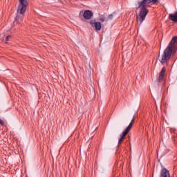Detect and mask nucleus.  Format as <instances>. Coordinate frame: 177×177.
I'll return each mask as SVG.
<instances>
[{"label": "nucleus", "mask_w": 177, "mask_h": 177, "mask_svg": "<svg viewBox=\"0 0 177 177\" xmlns=\"http://www.w3.org/2000/svg\"><path fill=\"white\" fill-rule=\"evenodd\" d=\"M19 5L17 8V17L14 21V24H20L24 19V14L28 6L27 0H19Z\"/></svg>", "instance_id": "nucleus-3"}, {"label": "nucleus", "mask_w": 177, "mask_h": 177, "mask_svg": "<svg viewBox=\"0 0 177 177\" xmlns=\"http://www.w3.org/2000/svg\"><path fill=\"white\" fill-rule=\"evenodd\" d=\"M177 51V36H174L167 47L165 48V50L163 52V54L162 55V57L160 59H159V62L162 64H164V63H167V60H169L171 59V57L172 55H175Z\"/></svg>", "instance_id": "nucleus-1"}, {"label": "nucleus", "mask_w": 177, "mask_h": 177, "mask_svg": "<svg viewBox=\"0 0 177 177\" xmlns=\"http://www.w3.org/2000/svg\"><path fill=\"white\" fill-rule=\"evenodd\" d=\"M10 38H12V36H10V35L6 36V44H8V41H10Z\"/></svg>", "instance_id": "nucleus-12"}, {"label": "nucleus", "mask_w": 177, "mask_h": 177, "mask_svg": "<svg viewBox=\"0 0 177 177\" xmlns=\"http://www.w3.org/2000/svg\"><path fill=\"white\" fill-rule=\"evenodd\" d=\"M164 78V75H159V77L158 78V82H161L162 81V79Z\"/></svg>", "instance_id": "nucleus-10"}, {"label": "nucleus", "mask_w": 177, "mask_h": 177, "mask_svg": "<svg viewBox=\"0 0 177 177\" xmlns=\"http://www.w3.org/2000/svg\"><path fill=\"white\" fill-rule=\"evenodd\" d=\"M90 24L92 27L95 28L96 31H100V29L102 28V24H100V22H96L95 20H92L90 21Z\"/></svg>", "instance_id": "nucleus-6"}, {"label": "nucleus", "mask_w": 177, "mask_h": 177, "mask_svg": "<svg viewBox=\"0 0 177 177\" xmlns=\"http://www.w3.org/2000/svg\"><path fill=\"white\" fill-rule=\"evenodd\" d=\"M150 0H142L141 2H138V8H140L139 15L137 16V22L138 24L140 23L142 24L145 20H146V17L149 13V10L147 8L150 6L151 4Z\"/></svg>", "instance_id": "nucleus-2"}, {"label": "nucleus", "mask_w": 177, "mask_h": 177, "mask_svg": "<svg viewBox=\"0 0 177 177\" xmlns=\"http://www.w3.org/2000/svg\"><path fill=\"white\" fill-rule=\"evenodd\" d=\"M151 1V3H157V2H158V0H149Z\"/></svg>", "instance_id": "nucleus-14"}, {"label": "nucleus", "mask_w": 177, "mask_h": 177, "mask_svg": "<svg viewBox=\"0 0 177 177\" xmlns=\"http://www.w3.org/2000/svg\"><path fill=\"white\" fill-rule=\"evenodd\" d=\"M113 14L109 15V17H108V18L109 19V20H113Z\"/></svg>", "instance_id": "nucleus-13"}, {"label": "nucleus", "mask_w": 177, "mask_h": 177, "mask_svg": "<svg viewBox=\"0 0 177 177\" xmlns=\"http://www.w3.org/2000/svg\"><path fill=\"white\" fill-rule=\"evenodd\" d=\"M169 19L171 20L174 23H177V11L174 13H171L169 15Z\"/></svg>", "instance_id": "nucleus-8"}, {"label": "nucleus", "mask_w": 177, "mask_h": 177, "mask_svg": "<svg viewBox=\"0 0 177 177\" xmlns=\"http://www.w3.org/2000/svg\"><path fill=\"white\" fill-rule=\"evenodd\" d=\"M160 177H171V174H169V170L167 169L165 167L162 169L160 171Z\"/></svg>", "instance_id": "nucleus-7"}, {"label": "nucleus", "mask_w": 177, "mask_h": 177, "mask_svg": "<svg viewBox=\"0 0 177 177\" xmlns=\"http://www.w3.org/2000/svg\"><path fill=\"white\" fill-rule=\"evenodd\" d=\"M100 21H101V23H104V21H106V17H104V16L103 15H100Z\"/></svg>", "instance_id": "nucleus-9"}, {"label": "nucleus", "mask_w": 177, "mask_h": 177, "mask_svg": "<svg viewBox=\"0 0 177 177\" xmlns=\"http://www.w3.org/2000/svg\"><path fill=\"white\" fill-rule=\"evenodd\" d=\"M133 122H135V115H133V119L131 120L128 127L120 135V138L118 140V147L121 146V144L122 143V142H124V139H125L127 135L129 134V132L131 131V129H132V127H133Z\"/></svg>", "instance_id": "nucleus-4"}, {"label": "nucleus", "mask_w": 177, "mask_h": 177, "mask_svg": "<svg viewBox=\"0 0 177 177\" xmlns=\"http://www.w3.org/2000/svg\"><path fill=\"white\" fill-rule=\"evenodd\" d=\"M79 17L81 19H82V17H84L85 20H91V19L93 17V12L89 10H86L84 12L82 10L79 14Z\"/></svg>", "instance_id": "nucleus-5"}, {"label": "nucleus", "mask_w": 177, "mask_h": 177, "mask_svg": "<svg viewBox=\"0 0 177 177\" xmlns=\"http://www.w3.org/2000/svg\"><path fill=\"white\" fill-rule=\"evenodd\" d=\"M162 75H165V67H163L161 70V72L160 73Z\"/></svg>", "instance_id": "nucleus-11"}, {"label": "nucleus", "mask_w": 177, "mask_h": 177, "mask_svg": "<svg viewBox=\"0 0 177 177\" xmlns=\"http://www.w3.org/2000/svg\"><path fill=\"white\" fill-rule=\"evenodd\" d=\"M0 125H5V123L3 122V121L2 120L0 119Z\"/></svg>", "instance_id": "nucleus-15"}]
</instances>
